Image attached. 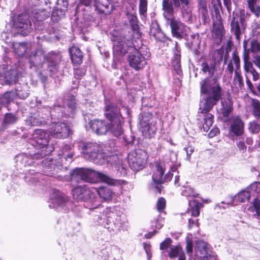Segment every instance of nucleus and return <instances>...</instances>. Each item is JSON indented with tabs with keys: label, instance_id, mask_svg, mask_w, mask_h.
<instances>
[{
	"label": "nucleus",
	"instance_id": "obj_1",
	"mask_svg": "<svg viewBox=\"0 0 260 260\" xmlns=\"http://www.w3.org/2000/svg\"><path fill=\"white\" fill-rule=\"evenodd\" d=\"M200 84L203 99L200 101L199 110L200 113H207L221 99L222 88L216 80L209 78L203 79Z\"/></svg>",
	"mask_w": 260,
	"mask_h": 260
},
{
	"label": "nucleus",
	"instance_id": "obj_2",
	"mask_svg": "<svg viewBox=\"0 0 260 260\" xmlns=\"http://www.w3.org/2000/svg\"><path fill=\"white\" fill-rule=\"evenodd\" d=\"M71 180L78 182L83 181L93 183L98 180L111 185L122 184L123 180H115L100 172H96L87 168H76L71 173Z\"/></svg>",
	"mask_w": 260,
	"mask_h": 260
},
{
	"label": "nucleus",
	"instance_id": "obj_3",
	"mask_svg": "<svg viewBox=\"0 0 260 260\" xmlns=\"http://www.w3.org/2000/svg\"><path fill=\"white\" fill-rule=\"evenodd\" d=\"M189 0H162V7L165 18L173 16L176 9L181 8L182 18L185 21H192V13L189 8Z\"/></svg>",
	"mask_w": 260,
	"mask_h": 260
},
{
	"label": "nucleus",
	"instance_id": "obj_4",
	"mask_svg": "<svg viewBox=\"0 0 260 260\" xmlns=\"http://www.w3.org/2000/svg\"><path fill=\"white\" fill-rule=\"evenodd\" d=\"M29 142L37 149H41V152L38 151L29 155L30 159H40L49 154L54 149L51 145H48V135L43 131L36 129L32 135V138Z\"/></svg>",
	"mask_w": 260,
	"mask_h": 260
},
{
	"label": "nucleus",
	"instance_id": "obj_5",
	"mask_svg": "<svg viewBox=\"0 0 260 260\" xmlns=\"http://www.w3.org/2000/svg\"><path fill=\"white\" fill-rule=\"evenodd\" d=\"M73 198L79 202L84 201L95 204L93 208H96L100 205L97 201L96 196V189L94 188H88L85 186H79L72 190Z\"/></svg>",
	"mask_w": 260,
	"mask_h": 260
},
{
	"label": "nucleus",
	"instance_id": "obj_6",
	"mask_svg": "<svg viewBox=\"0 0 260 260\" xmlns=\"http://www.w3.org/2000/svg\"><path fill=\"white\" fill-rule=\"evenodd\" d=\"M79 147L82 150L85 158L94 163H98V159L103 158L101 146L96 143L82 142Z\"/></svg>",
	"mask_w": 260,
	"mask_h": 260
},
{
	"label": "nucleus",
	"instance_id": "obj_7",
	"mask_svg": "<svg viewBox=\"0 0 260 260\" xmlns=\"http://www.w3.org/2000/svg\"><path fill=\"white\" fill-rule=\"evenodd\" d=\"M113 42V54L116 57L125 55L129 47L133 45L132 35L127 36H117L114 37Z\"/></svg>",
	"mask_w": 260,
	"mask_h": 260
},
{
	"label": "nucleus",
	"instance_id": "obj_8",
	"mask_svg": "<svg viewBox=\"0 0 260 260\" xmlns=\"http://www.w3.org/2000/svg\"><path fill=\"white\" fill-rule=\"evenodd\" d=\"M141 130L145 137H152L157 130L156 122L150 113H145L140 121Z\"/></svg>",
	"mask_w": 260,
	"mask_h": 260
},
{
	"label": "nucleus",
	"instance_id": "obj_9",
	"mask_svg": "<svg viewBox=\"0 0 260 260\" xmlns=\"http://www.w3.org/2000/svg\"><path fill=\"white\" fill-rule=\"evenodd\" d=\"M147 153L141 149L131 152L128 154V162L131 168L134 171L142 169L146 162Z\"/></svg>",
	"mask_w": 260,
	"mask_h": 260
},
{
	"label": "nucleus",
	"instance_id": "obj_10",
	"mask_svg": "<svg viewBox=\"0 0 260 260\" xmlns=\"http://www.w3.org/2000/svg\"><path fill=\"white\" fill-rule=\"evenodd\" d=\"M46 59L47 61L50 71L53 72L56 69V66L61 59V56L59 54L51 53L46 58L41 52H38L34 56L33 63L34 66H38L44 63Z\"/></svg>",
	"mask_w": 260,
	"mask_h": 260
},
{
	"label": "nucleus",
	"instance_id": "obj_11",
	"mask_svg": "<svg viewBox=\"0 0 260 260\" xmlns=\"http://www.w3.org/2000/svg\"><path fill=\"white\" fill-rule=\"evenodd\" d=\"M31 28V23L26 14H21L18 16L17 20L14 22L12 29L13 34L15 36V31L23 36H26Z\"/></svg>",
	"mask_w": 260,
	"mask_h": 260
},
{
	"label": "nucleus",
	"instance_id": "obj_12",
	"mask_svg": "<svg viewBox=\"0 0 260 260\" xmlns=\"http://www.w3.org/2000/svg\"><path fill=\"white\" fill-rule=\"evenodd\" d=\"M165 18L169 22L173 37L180 39L187 35L188 28L180 21L176 19L173 16Z\"/></svg>",
	"mask_w": 260,
	"mask_h": 260
},
{
	"label": "nucleus",
	"instance_id": "obj_13",
	"mask_svg": "<svg viewBox=\"0 0 260 260\" xmlns=\"http://www.w3.org/2000/svg\"><path fill=\"white\" fill-rule=\"evenodd\" d=\"M19 77V73L15 69L8 70V66L0 65V83L11 84L15 83Z\"/></svg>",
	"mask_w": 260,
	"mask_h": 260
},
{
	"label": "nucleus",
	"instance_id": "obj_14",
	"mask_svg": "<svg viewBox=\"0 0 260 260\" xmlns=\"http://www.w3.org/2000/svg\"><path fill=\"white\" fill-rule=\"evenodd\" d=\"M80 3L88 6L91 4V0H80ZM94 7L100 13L106 15L111 14L114 9L113 5L109 3V0H94Z\"/></svg>",
	"mask_w": 260,
	"mask_h": 260
},
{
	"label": "nucleus",
	"instance_id": "obj_15",
	"mask_svg": "<svg viewBox=\"0 0 260 260\" xmlns=\"http://www.w3.org/2000/svg\"><path fill=\"white\" fill-rule=\"evenodd\" d=\"M164 172L165 171L162 167L159 165H156L152 175V180L155 184V191L158 193L161 192V186L160 184L165 181L170 180L172 177L171 174H166L163 178Z\"/></svg>",
	"mask_w": 260,
	"mask_h": 260
},
{
	"label": "nucleus",
	"instance_id": "obj_16",
	"mask_svg": "<svg viewBox=\"0 0 260 260\" xmlns=\"http://www.w3.org/2000/svg\"><path fill=\"white\" fill-rule=\"evenodd\" d=\"M114 207H109L106 208L103 213L107 218V223L111 224L107 229L112 231L119 230L121 227V223L119 222L120 217L116 215Z\"/></svg>",
	"mask_w": 260,
	"mask_h": 260
},
{
	"label": "nucleus",
	"instance_id": "obj_17",
	"mask_svg": "<svg viewBox=\"0 0 260 260\" xmlns=\"http://www.w3.org/2000/svg\"><path fill=\"white\" fill-rule=\"evenodd\" d=\"M69 203V199L62 192L58 190H54L51 197L50 208H58L66 206Z\"/></svg>",
	"mask_w": 260,
	"mask_h": 260
},
{
	"label": "nucleus",
	"instance_id": "obj_18",
	"mask_svg": "<svg viewBox=\"0 0 260 260\" xmlns=\"http://www.w3.org/2000/svg\"><path fill=\"white\" fill-rule=\"evenodd\" d=\"M49 132L54 137L64 138L69 136V128L64 123L54 122L52 124Z\"/></svg>",
	"mask_w": 260,
	"mask_h": 260
},
{
	"label": "nucleus",
	"instance_id": "obj_19",
	"mask_svg": "<svg viewBox=\"0 0 260 260\" xmlns=\"http://www.w3.org/2000/svg\"><path fill=\"white\" fill-rule=\"evenodd\" d=\"M128 61L130 66L137 71L143 68L147 64L145 57L138 51L129 56Z\"/></svg>",
	"mask_w": 260,
	"mask_h": 260
},
{
	"label": "nucleus",
	"instance_id": "obj_20",
	"mask_svg": "<svg viewBox=\"0 0 260 260\" xmlns=\"http://www.w3.org/2000/svg\"><path fill=\"white\" fill-rule=\"evenodd\" d=\"M105 115L109 121L122 119L119 109L111 103H107L105 106Z\"/></svg>",
	"mask_w": 260,
	"mask_h": 260
},
{
	"label": "nucleus",
	"instance_id": "obj_21",
	"mask_svg": "<svg viewBox=\"0 0 260 260\" xmlns=\"http://www.w3.org/2000/svg\"><path fill=\"white\" fill-rule=\"evenodd\" d=\"M233 59L236 66L235 75L233 79V84L237 88H241L244 86L243 77L239 72L240 63L239 56L235 53L233 54Z\"/></svg>",
	"mask_w": 260,
	"mask_h": 260
},
{
	"label": "nucleus",
	"instance_id": "obj_22",
	"mask_svg": "<svg viewBox=\"0 0 260 260\" xmlns=\"http://www.w3.org/2000/svg\"><path fill=\"white\" fill-rule=\"evenodd\" d=\"M89 124L92 130L99 135L106 134L109 129V124L104 120H93Z\"/></svg>",
	"mask_w": 260,
	"mask_h": 260
},
{
	"label": "nucleus",
	"instance_id": "obj_23",
	"mask_svg": "<svg viewBox=\"0 0 260 260\" xmlns=\"http://www.w3.org/2000/svg\"><path fill=\"white\" fill-rule=\"evenodd\" d=\"M209 244L202 240L197 241L195 246L196 255L202 260L207 259L209 254Z\"/></svg>",
	"mask_w": 260,
	"mask_h": 260
},
{
	"label": "nucleus",
	"instance_id": "obj_24",
	"mask_svg": "<svg viewBox=\"0 0 260 260\" xmlns=\"http://www.w3.org/2000/svg\"><path fill=\"white\" fill-rule=\"evenodd\" d=\"M244 123L241 118L235 117L232 119L230 127V134L235 136H240L244 133Z\"/></svg>",
	"mask_w": 260,
	"mask_h": 260
},
{
	"label": "nucleus",
	"instance_id": "obj_25",
	"mask_svg": "<svg viewBox=\"0 0 260 260\" xmlns=\"http://www.w3.org/2000/svg\"><path fill=\"white\" fill-rule=\"evenodd\" d=\"M244 70L247 85L249 89H252L253 86L249 77L250 75H252L253 80L257 81L259 79V74L253 68L251 62L244 63Z\"/></svg>",
	"mask_w": 260,
	"mask_h": 260
},
{
	"label": "nucleus",
	"instance_id": "obj_26",
	"mask_svg": "<svg viewBox=\"0 0 260 260\" xmlns=\"http://www.w3.org/2000/svg\"><path fill=\"white\" fill-rule=\"evenodd\" d=\"M243 25H240L238 21V14L236 12L233 13V18L231 23V31L234 34L236 38L239 40L243 31Z\"/></svg>",
	"mask_w": 260,
	"mask_h": 260
},
{
	"label": "nucleus",
	"instance_id": "obj_27",
	"mask_svg": "<svg viewBox=\"0 0 260 260\" xmlns=\"http://www.w3.org/2000/svg\"><path fill=\"white\" fill-rule=\"evenodd\" d=\"M201 204L196 200L189 201V208L184 216L188 217L191 216L192 217H197L199 215Z\"/></svg>",
	"mask_w": 260,
	"mask_h": 260
},
{
	"label": "nucleus",
	"instance_id": "obj_28",
	"mask_svg": "<svg viewBox=\"0 0 260 260\" xmlns=\"http://www.w3.org/2000/svg\"><path fill=\"white\" fill-rule=\"evenodd\" d=\"M122 120L118 119L116 120L110 121L109 124V129L112 135L115 137H119L123 133V129L122 128Z\"/></svg>",
	"mask_w": 260,
	"mask_h": 260
},
{
	"label": "nucleus",
	"instance_id": "obj_29",
	"mask_svg": "<svg viewBox=\"0 0 260 260\" xmlns=\"http://www.w3.org/2000/svg\"><path fill=\"white\" fill-rule=\"evenodd\" d=\"M250 198V192L247 189L242 190L232 198L231 204L234 205L237 203H244L248 201Z\"/></svg>",
	"mask_w": 260,
	"mask_h": 260
},
{
	"label": "nucleus",
	"instance_id": "obj_30",
	"mask_svg": "<svg viewBox=\"0 0 260 260\" xmlns=\"http://www.w3.org/2000/svg\"><path fill=\"white\" fill-rule=\"evenodd\" d=\"M71 58L74 63L80 64L82 62L83 55L79 48L76 46L72 47L70 49Z\"/></svg>",
	"mask_w": 260,
	"mask_h": 260
},
{
	"label": "nucleus",
	"instance_id": "obj_31",
	"mask_svg": "<svg viewBox=\"0 0 260 260\" xmlns=\"http://www.w3.org/2000/svg\"><path fill=\"white\" fill-rule=\"evenodd\" d=\"M95 189L96 194H98L103 201L108 202L112 200L113 192L110 188L101 187Z\"/></svg>",
	"mask_w": 260,
	"mask_h": 260
},
{
	"label": "nucleus",
	"instance_id": "obj_32",
	"mask_svg": "<svg viewBox=\"0 0 260 260\" xmlns=\"http://www.w3.org/2000/svg\"><path fill=\"white\" fill-rule=\"evenodd\" d=\"M12 46L14 49L15 53L17 54L18 56H23L26 52L27 47L26 43L24 42H13Z\"/></svg>",
	"mask_w": 260,
	"mask_h": 260
},
{
	"label": "nucleus",
	"instance_id": "obj_33",
	"mask_svg": "<svg viewBox=\"0 0 260 260\" xmlns=\"http://www.w3.org/2000/svg\"><path fill=\"white\" fill-rule=\"evenodd\" d=\"M221 105L222 115L225 117H228L232 111L231 101L229 99H228V101H222Z\"/></svg>",
	"mask_w": 260,
	"mask_h": 260
},
{
	"label": "nucleus",
	"instance_id": "obj_34",
	"mask_svg": "<svg viewBox=\"0 0 260 260\" xmlns=\"http://www.w3.org/2000/svg\"><path fill=\"white\" fill-rule=\"evenodd\" d=\"M15 92L13 91H8L5 92L2 96L0 98V104L6 105L13 100L15 98Z\"/></svg>",
	"mask_w": 260,
	"mask_h": 260
},
{
	"label": "nucleus",
	"instance_id": "obj_35",
	"mask_svg": "<svg viewBox=\"0 0 260 260\" xmlns=\"http://www.w3.org/2000/svg\"><path fill=\"white\" fill-rule=\"evenodd\" d=\"M76 107V102L74 99L72 100L67 103L64 114L67 116L72 117L74 115Z\"/></svg>",
	"mask_w": 260,
	"mask_h": 260
},
{
	"label": "nucleus",
	"instance_id": "obj_36",
	"mask_svg": "<svg viewBox=\"0 0 260 260\" xmlns=\"http://www.w3.org/2000/svg\"><path fill=\"white\" fill-rule=\"evenodd\" d=\"M208 113V112L203 113L204 114H206L204 118V123L203 124V128L205 132H208L213 124V116L211 114Z\"/></svg>",
	"mask_w": 260,
	"mask_h": 260
},
{
	"label": "nucleus",
	"instance_id": "obj_37",
	"mask_svg": "<svg viewBox=\"0 0 260 260\" xmlns=\"http://www.w3.org/2000/svg\"><path fill=\"white\" fill-rule=\"evenodd\" d=\"M258 0H249L248 1V7L252 12L257 16L260 14V6L257 4Z\"/></svg>",
	"mask_w": 260,
	"mask_h": 260
},
{
	"label": "nucleus",
	"instance_id": "obj_38",
	"mask_svg": "<svg viewBox=\"0 0 260 260\" xmlns=\"http://www.w3.org/2000/svg\"><path fill=\"white\" fill-rule=\"evenodd\" d=\"M25 123L28 126H38L42 123V120L38 119L36 114H34L26 120Z\"/></svg>",
	"mask_w": 260,
	"mask_h": 260
},
{
	"label": "nucleus",
	"instance_id": "obj_39",
	"mask_svg": "<svg viewBox=\"0 0 260 260\" xmlns=\"http://www.w3.org/2000/svg\"><path fill=\"white\" fill-rule=\"evenodd\" d=\"M202 71L205 73H208L209 75L212 76L215 71V67L213 64L209 65L206 62H203L202 64Z\"/></svg>",
	"mask_w": 260,
	"mask_h": 260
},
{
	"label": "nucleus",
	"instance_id": "obj_40",
	"mask_svg": "<svg viewBox=\"0 0 260 260\" xmlns=\"http://www.w3.org/2000/svg\"><path fill=\"white\" fill-rule=\"evenodd\" d=\"M213 32L214 34V37L218 40L219 42H220L224 33L223 27L221 25L214 27L213 29Z\"/></svg>",
	"mask_w": 260,
	"mask_h": 260
},
{
	"label": "nucleus",
	"instance_id": "obj_41",
	"mask_svg": "<svg viewBox=\"0 0 260 260\" xmlns=\"http://www.w3.org/2000/svg\"><path fill=\"white\" fill-rule=\"evenodd\" d=\"M126 16L127 19L129 20V22L131 24V25L133 29H137L138 25V20L137 18L134 13H129L127 12L126 13Z\"/></svg>",
	"mask_w": 260,
	"mask_h": 260
},
{
	"label": "nucleus",
	"instance_id": "obj_42",
	"mask_svg": "<svg viewBox=\"0 0 260 260\" xmlns=\"http://www.w3.org/2000/svg\"><path fill=\"white\" fill-rule=\"evenodd\" d=\"M17 120V117L11 113H7L5 115L3 124L4 125L11 124L15 123Z\"/></svg>",
	"mask_w": 260,
	"mask_h": 260
},
{
	"label": "nucleus",
	"instance_id": "obj_43",
	"mask_svg": "<svg viewBox=\"0 0 260 260\" xmlns=\"http://www.w3.org/2000/svg\"><path fill=\"white\" fill-rule=\"evenodd\" d=\"M181 194L186 197H196L197 196L194 189L189 186L184 187L182 190Z\"/></svg>",
	"mask_w": 260,
	"mask_h": 260
},
{
	"label": "nucleus",
	"instance_id": "obj_44",
	"mask_svg": "<svg viewBox=\"0 0 260 260\" xmlns=\"http://www.w3.org/2000/svg\"><path fill=\"white\" fill-rule=\"evenodd\" d=\"M252 106L253 113L255 116H260V102L256 99H252Z\"/></svg>",
	"mask_w": 260,
	"mask_h": 260
},
{
	"label": "nucleus",
	"instance_id": "obj_45",
	"mask_svg": "<svg viewBox=\"0 0 260 260\" xmlns=\"http://www.w3.org/2000/svg\"><path fill=\"white\" fill-rule=\"evenodd\" d=\"M249 210L253 212L255 211L256 214L258 216H260V200L255 199L252 202V205L249 208Z\"/></svg>",
	"mask_w": 260,
	"mask_h": 260
},
{
	"label": "nucleus",
	"instance_id": "obj_46",
	"mask_svg": "<svg viewBox=\"0 0 260 260\" xmlns=\"http://www.w3.org/2000/svg\"><path fill=\"white\" fill-rule=\"evenodd\" d=\"M198 7L200 12L202 13V17L204 20H205L208 14L207 8L205 2L200 0L199 3Z\"/></svg>",
	"mask_w": 260,
	"mask_h": 260
},
{
	"label": "nucleus",
	"instance_id": "obj_47",
	"mask_svg": "<svg viewBox=\"0 0 260 260\" xmlns=\"http://www.w3.org/2000/svg\"><path fill=\"white\" fill-rule=\"evenodd\" d=\"M147 2L146 0H140L139 12L141 15L145 16L147 10Z\"/></svg>",
	"mask_w": 260,
	"mask_h": 260
},
{
	"label": "nucleus",
	"instance_id": "obj_48",
	"mask_svg": "<svg viewBox=\"0 0 260 260\" xmlns=\"http://www.w3.org/2000/svg\"><path fill=\"white\" fill-rule=\"evenodd\" d=\"M166 200L164 198H160L158 199L157 203H156V208L157 211L159 213H161L164 211L166 207Z\"/></svg>",
	"mask_w": 260,
	"mask_h": 260
},
{
	"label": "nucleus",
	"instance_id": "obj_49",
	"mask_svg": "<svg viewBox=\"0 0 260 260\" xmlns=\"http://www.w3.org/2000/svg\"><path fill=\"white\" fill-rule=\"evenodd\" d=\"M248 129L253 134L258 133L260 130V125L255 121L249 123Z\"/></svg>",
	"mask_w": 260,
	"mask_h": 260
},
{
	"label": "nucleus",
	"instance_id": "obj_50",
	"mask_svg": "<svg viewBox=\"0 0 260 260\" xmlns=\"http://www.w3.org/2000/svg\"><path fill=\"white\" fill-rule=\"evenodd\" d=\"M183 250L181 247L179 246H176L174 247H172L169 253V255L171 257H177L178 255L182 252Z\"/></svg>",
	"mask_w": 260,
	"mask_h": 260
},
{
	"label": "nucleus",
	"instance_id": "obj_51",
	"mask_svg": "<svg viewBox=\"0 0 260 260\" xmlns=\"http://www.w3.org/2000/svg\"><path fill=\"white\" fill-rule=\"evenodd\" d=\"M238 14V17H239L240 21L242 25H244V22L247 18L249 14L247 11L244 9H241L239 11V13H237Z\"/></svg>",
	"mask_w": 260,
	"mask_h": 260
},
{
	"label": "nucleus",
	"instance_id": "obj_52",
	"mask_svg": "<svg viewBox=\"0 0 260 260\" xmlns=\"http://www.w3.org/2000/svg\"><path fill=\"white\" fill-rule=\"evenodd\" d=\"M236 144L239 150L240 151H241L242 153H244L246 151V146L245 145L244 137L239 138Z\"/></svg>",
	"mask_w": 260,
	"mask_h": 260
},
{
	"label": "nucleus",
	"instance_id": "obj_53",
	"mask_svg": "<svg viewBox=\"0 0 260 260\" xmlns=\"http://www.w3.org/2000/svg\"><path fill=\"white\" fill-rule=\"evenodd\" d=\"M29 159L28 156L26 154H23L22 155H20L17 157V161H21L22 162V164L24 165V166L26 165H30L31 162H29L28 159Z\"/></svg>",
	"mask_w": 260,
	"mask_h": 260
},
{
	"label": "nucleus",
	"instance_id": "obj_54",
	"mask_svg": "<svg viewBox=\"0 0 260 260\" xmlns=\"http://www.w3.org/2000/svg\"><path fill=\"white\" fill-rule=\"evenodd\" d=\"M49 17V14L47 13L45 11H41L39 13H37L35 14L34 17L38 21H43L46 18Z\"/></svg>",
	"mask_w": 260,
	"mask_h": 260
},
{
	"label": "nucleus",
	"instance_id": "obj_55",
	"mask_svg": "<svg viewBox=\"0 0 260 260\" xmlns=\"http://www.w3.org/2000/svg\"><path fill=\"white\" fill-rule=\"evenodd\" d=\"M250 44V50L251 52L256 53L260 50V43L257 40H252Z\"/></svg>",
	"mask_w": 260,
	"mask_h": 260
},
{
	"label": "nucleus",
	"instance_id": "obj_56",
	"mask_svg": "<svg viewBox=\"0 0 260 260\" xmlns=\"http://www.w3.org/2000/svg\"><path fill=\"white\" fill-rule=\"evenodd\" d=\"M172 240L169 238H166L164 241H162L160 244V249L161 250L167 249L170 246L172 243Z\"/></svg>",
	"mask_w": 260,
	"mask_h": 260
},
{
	"label": "nucleus",
	"instance_id": "obj_57",
	"mask_svg": "<svg viewBox=\"0 0 260 260\" xmlns=\"http://www.w3.org/2000/svg\"><path fill=\"white\" fill-rule=\"evenodd\" d=\"M159 32V26L157 23L153 24L150 28V34L153 36H155L156 34Z\"/></svg>",
	"mask_w": 260,
	"mask_h": 260
},
{
	"label": "nucleus",
	"instance_id": "obj_58",
	"mask_svg": "<svg viewBox=\"0 0 260 260\" xmlns=\"http://www.w3.org/2000/svg\"><path fill=\"white\" fill-rule=\"evenodd\" d=\"M180 60H173V66L174 70L178 74H180L181 72L180 67Z\"/></svg>",
	"mask_w": 260,
	"mask_h": 260
},
{
	"label": "nucleus",
	"instance_id": "obj_59",
	"mask_svg": "<svg viewBox=\"0 0 260 260\" xmlns=\"http://www.w3.org/2000/svg\"><path fill=\"white\" fill-rule=\"evenodd\" d=\"M193 245L191 240H186V250L187 253H191L192 252Z\"/></svg>",
	"mask_w": 260,
	"mask_h": 260
},
{
	"label": "nucleus",
	"instance_id": "obj_60",
	"mask_svg": "<svg viewBox=\"0 0 260 260\" xmlns=\"http://www.w3.org/2000/svg\"><path fill=\"white\" fill-rule=\"evenodd\" d=\"M250 187L256 192H260V182H255L250 185Z\"/></svg>",
	"mask_w": 260,
	"mask_h": 260
},
{
	"label": "nucleus",
	"instance_id": "obj_61",
	"mask_svg": "<svg viewBox=\"0 0 260 260\" xmlns=\"http://www.w3.org/2000/svg\"><path fill=\"white\" fill-rule=\"evenodd\" d=\"M234 64V60L233 59V57L230 60V62H229L227 67V70L229 72L231 75H232L233 71H234V67L233 64Z\"/></svg>",
	"mask_w": 260,
	"mask_h": 260
},
{
	"label": "nucleus",
	"instance_id": "obj_62",
	"mask_svg": "<svg viewBox=\"0 0 260 260\" xmlns=\"http://www.w3.org/2000/svg\"><path fill=\"white\" fill-rule=\"evenodd\" d=\"M188 227L189 229L191 228L192 227H193L195 225H196L197 226L198 225V220L197 219L193 220V219H191V218H188Z\"/></svg>",
	"mask_w": 260,
	"mask_h": 260
},
{
	"label": "nucleus",
	"instance_id": "obj_63",
	"mask_svg": "<svg viewBox=\"0 0 260 260\" xmlns=\"http://www.w3.org/2000/svg\"><path fill=\"white\" fill-rule=\"evenodd\" d=\"M153 222L155 223V228L158 229H160L163 225L162 219H157L154 218L153 220Z\"/></svg>",
	"mask_w": 260,
	"mask_h": 260
},
{
	"label": "nucleus",
	"instance_id": "obj_64",
	"mask_svg": "<svg viewBox=\"0 0 260 260\" xmlns=\"http://www.w3.org/2000/svg\"><path fill=\"white\" fill-rule=\"evenodd\" d=\"M253 63L260 69V55H255L253 57Z\"/></svg>",
	"mask_w": 260,
	"mask_h": 260
}]
</instances>
